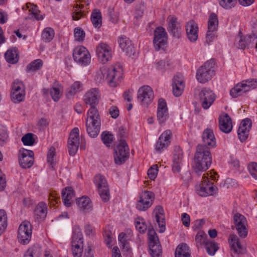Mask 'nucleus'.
Segmentation results:
<instances>
[{"label":"nucleus","mask_w":257,"mask_h":257,"mask_svg":"<svg viewBox=\"0 0 257 257\" xmlns=\"http://www.w3.org/2000/svg\"><path fill=\"white\" fill-rule=\"evenodd\" d=\"M123 76V70L120 65H115L107 68L103 66L96 75V80L99 82L107 80L109 86L116 87L121 82Z\"/></svg>","instance_id":"nucleus-1"},{"label":"nucleus","mask_w":257,"mask_h":257,"mask_svg":"<svg viewBox=\"0 0 257 257\" xmlns=\"http://www.w3.org/2000/svg\"><path fill=\"white\" fill-rule=\"evenodd\" d=\"M212 163L210 150L204 145H198L194 155V163L192 166L194 172L200 175V172L205 171Z\"/></svg>","instance_id":"nucleus-2"},{"label":"nucleus","mask_w":257,"mask_h":257,"mask_svg":"<svg viewBox=\"0 0 257 257\" xmlns=\"http://www.w3.org/2000/svg\"><path fill=\"white\" fill-rule=\"evenodd\" d=\"M215 61L211 59L198 68L196 77L199 83H205L215 75Z\"/></svg>","instance_id":"nucleus-3"},{"label":"nucleus","mask_w":257,"mask_h":257,"mask_svg":"<svg viewBox=\"0 0 257 257\" xmlns=\"http://www.w3.org/2000/svg\"><path fill=\"white\" fill-rule=\"evenodd\" d=\"M256 87L257 79H249L237 84L230 90V94L232 97L235 98L241 95L251 89H254Z\"/></svg>","instance_id":"nucleus-4"},{"label":"nucleus","mask_w":257,"mask_h":257,"mask_svg":"<svg viewBox=\"0 0 257 257\" xmlns=\"http://www.w3.org/2000/svg\"><path fill=\"white\" fill-rule=\"evenodd\" d=\"M114 159L117 165L124 163L129 158L130 150L125 140L120 139L119 144L114 149Z\"/></svg>","instance_id":"nucleus-5"},{"label":"nucleus","mask_w":257,"mask_h":257,"mask_svg":"<svg viewBox=\"0 0 257 257\" xmlns=\"http://www.w3.org/2000/svg\"><path fill=\"white\" fill-rule=\"evenodd\" d=\"M233 225L232 228H235L238 235L241 238H245L248 233V225L246 218L239 213H235L233 216Z\"/></svg>","instance_id":"nucleus-6"},{"label":"nucleus","mask_w":257,"mask_h":257,"mask_svg":"<svg viewBox=\"0 0 257 257\" xmlns=\"http://www.w3.org/2000/svg\"><path fill=\"white\" fill-rule=\"evenodd\" d=\"M74 60L79 65L86 66L90 63L91 57L88 51L83 46L75 48L73 52Z\"/></svg>","instance_id":"nucleus-7"},{"label":"nucleus","mask_w":257,"mask_h":257,"mask_svg":"<svg viewBox=\"0 0 257 257\" xmlns=\"http://www.w3.org/2000/svg\"><path fill=\"white\" fill-rule=\"evenodd\" d=\"M94 183L97 186L99 195L102 201L106 202L109 199L110 194L107 181L101 175H96L94 178Z\"/></svg>","instance_id":"nucleus-8"},{"label":"nucleus","mask_w":257,"mask_h":257,"mask_svg":"<svg viewBox=\"0 0 257 257\" xmlns=\"http://www.w3.org/2000/svg\"><path fill=\"white\" fill-rule=\"evenodd\" d=\"M202 183L199 186H196V191L197 193L200 196L205 197L209 195H212L216 193L217 191V187L212 184L210 185L208 181V177L204 174L202 177Z\"/></svg>","instance_id":"nucleus-9"},{"label":"nucleus","mask_w":257,"mask_h":257,"mask_svg":"<svg viewBox=\"0 0 257 257\" xmlns=\"http://www.w3.org/2000/svg\"><path fill=\"white\" fill-rule=\"evenodd\" d=\"M31 224L28 221H23L19 226L18 232L19 241L23 244H28L31 238Z\"/></svg>","instance_id":"nucleus-10"},{"label":"nucleus","mask_w":257,"mask_h":257,"mask_svg":"<svg viewBox=\"0 0 257 257\" xmlns=\"http://www.w3.org/2000/svg\"><path fill=\"white\" fill-rule=\"evenodd\" d=\"M96 53L99 61L102 64L106 63L112 58V49L105 43H101L98 45L96 48Z\"/></svg>","instance_id":"nucleus-11"},{"label":"nucleus","mask_w":257,"mask_h":257,"mask_svg":"<svg viewBox=\"0 0 257 257\" xmlns=\"http://www.w3.org/2000/svg\"><path fill=\"white\" fill-rule=\"evenodd\" d=\"M154 99V92L152 89L148 85L139 88L138 91V99L142 105L148 106Z\"/></svg>","instance_id":"nucleus-12"},{"label":"nucleus","mask_w":257,"mask_h":257,"mask_svg":"<svg viewBox=\"0 0 257 257\" xmlns=\"http://www.w3.org/2000/svg\"><path fill=\"white\" fill-rule=\"evenodd\" d=\"M167 34L164 28L161 27L157 28L154 31V45L157 51L163 48L167 42Z\"/></svg>","instance_id":"nucleus-13"},{"label":"nucleus","mask_w":257,"mask_h":257,"mask_svg":"<svg viewBox=\"0 0 257 257\" xmlns=\"http://www.w3.org/2000/svg\"><path fill=\"white\" fill-rule=\"evenodd\" d=\"M228 242L230 246L231 255L232 257L244 253L245 248L241 244L238 237L234 234H231L228 238Z\"/></svg>","instance_id":"nucleus-14"},{"label":"nucleus","mask_w":257,"mask_h":257,"mask_svg":"<svg viewBox=\"0 0 257 257\" xmlns=\"http://www.w3.org/2000/svg\"><path fill=\"white\" fill-rule=\"evenodd\" d=\"M79 129L77 127L74 128L71 132L69 138L68 140V148L70 156H74L79 145Z\"/></svg>","instance_id":"nucleus-15"},{"label":"nucleus","mask_w":257,"mask_h":257,"mask_svg":"<svg viewBox=\"0 0 257 257\" xmlns=\"http://www.w3.org/2000/svg\"><path fill=\"white\" fill-rule=\"evenodd\" d=\"M34 153L32 151L22 149L19 151V160L23 168H29L34 163Z\"/></svg>","instance_id":"nucleus-16"},{"label":"nucleus","mask_w":257,"mask_h":257,"mask_svg":"<svg viewBox=\"0 0 257 257\" xmlns=\"http://www.w3.org/2000/svg\"><path fill=\"white\" fill-rule=\"evenodd\" d=\"M199 97L202 107L205 109H208L215 99L214 93L207 88H203L200 92Z\"/></svg>","instance_id":"nucleus-17"},{"label":"nucleus","mask_w":257,"mask_h":257,"mask_svg":"<svg viewBox=\"0 0 257 257\" xmlns=\"http://www.w3.org/2000/svg\"><path fill=\"white\" fill-rule=\"evenodd\" d=\"M251 127V121L249 118H247L242 120L237 131L238 138L241 142L247 139Z\"/></svg>","instance_id":"nucleus-18"},{"label":"nucleus","mask_w":257,"mask_h":257,"mask_svg":"<svg viewBox=\"0 0 257 257\" xmlns=\"http://www.w3.org/2000/svg\"><path fill=\"white\" fill-rule=\"evenodd\" d=\"M183 158V152L180 147H175L173 155L172 170L174 172L180 171Z\"/></svg>","instance_id":"nucleus-19"},{"label":"nucleus","mask_w":257,"mask_h":257,"mask_svg":"<svg viewBox=\"0 0 257 257\" xmlns=\"http://www.w3.org/2000/svg\"><path fill=\"white\" fill-rule=\"evenodd\" d=\"M203 144L205 147L209 149L216 146V140L213 131L210 128L205 129L202 135Z\"/></svg>","instance_id":"nucleus-20"},{"label":"nucleus","mask_w":257,"mask_h":257,"mask_svg":"<svg viewBox=\"0 0 257 257\" xmlns=\"http://www.w3.org/2000/svg\"><path fill=\"white\" fill-rule=\"evenodd\" d=\"M172 133L170 130H166L159 137L156 145V149L161 152L166 148L170 143Z\"/></svg>","instance_id":"nucleus-21"},{"label":"nucleus","mask_w":257,"mask_h":257,"mask_svg":"<svg viewBox=\"0 0 257 257\" xmlns=\"http://www.w3.org/2000/svg\"><path fill=\"white\" fill-rule=\"evenodd\" d=\"M118 43L121 50L129 56L134 55L135 49L131 40L126 37H121L119 38Z\"/></svg>","instance_id":"nucleus-22"},{"label":"nucleus","mask_w":257,"mask_h":257,"mask_svg":"<svg viewBox=\"0 0 257 257\" xmlns=\"http://www.w3.org/2000/svg\"><path fill=\"white\" fill-rule=\"evenodd\" d=\"M172 86L174 95L176 97L180 96L184 89L183 78L181 74H177L174 77Z\"/></svg>","instance_id":"nucleus-23"},{"label":"nucleus","mask_w":257,"mask_h":257,"mask_svg":"<svg viewBox=\"0 0 257 257\" xmlns=\"http://www.w3.org/2000/svg\"><path fill=\"white\" fill-rule=\"evenodd\" d=\"M219 127L221 132L226 134L231 131L232 129V121L228 114L224 113L219 116Z\"/></svg>","instance_id":"nucleus-24"},{"label":"nucleus","mask_w":257,"mask_h":257,"mask_svg":"<svg viewBox=\"0 0 257 257\" xmlns=\"http://www.w3.org/2000/svg\"><path fill=\"white\" fill-rule=\"evenodd\" d=\"M153 213L155 214L156 221L160 228L159 232L161 233L164 232L166 229V223L163 207L159 205L157 206L154 210Z\"/></svg>","instance_id":"nucleus-25"},{"label":"nucleus","mask_w":257,"mask_h":257,"mask_svg":"<svg viewBox=\"0 0 257 257\" xmlns=\"http://www.w3.org/2000/svg\"><path fill=\"white\" fill-rule=\"evenodd\" d=\"M100 98V93L98 89L93 88L88 91L85 95V102L91 107H95L98 104Z\"/></svg>","instance_id":"nucleus-26"},{"label":"nucleus","mask_w":257,"mask_h":257,"mask_svg":"<svg viewBox=\"0 0 257 257\" xmlns=\"http://www.w3.org/2000/svg\"><path fill=\"white\" fill-rule=\"evenodd\" d=\"M168 21V32L174 37L179 38L180 33V25L177 22L176 18L170 16Z\"/></svg>","instance_id":"nucleus-27"},{"label":"nucleus","mask_w":257,"mask_h":257,"mask_svg":"<svg viewBox=\"0 0 257 257\" xmlns=\"http://www.w3.org/2000/svg\"><path fill=\"white\" fill-rule=\"evenodd\" d=\"M198 28L193 21L188 22L186 25V31L188 39L192 42H195L198 38Z\"/></svg>","instance_id":"nucleus-28"},{"label":"nucleus","mask_w":257,"mask_h":257,"mask_svg":"<svg viewBox=\"0 0 257 257\" xmlns=\"http://www.w3.org/2000/svg\"><path fill=\"white\" fill-rule=\"evenodd\" d=\"M47 213V207L46 204L43 202H41L37 205L34 210L35 219L40 222L45 218Z\"/></svg>","instance_id":"nucleus-29"},{"label":"nucleus","mask_w":257,"mask_h":257,"mask_svg":"<svg viewBox=\"0 0 257 257\" xmlns=\"http://www.w3.org/2000/svg\"><path fill=\"white\" fill-rule=\"evenodd\" d=\"M77 204L81 211L89 212L92 209V205L89 198L83 196L76 200Z\"/></svg>","instance_id":"nucleus-30"},{"label":"nucleus","mask_w":257,"mask_h":257,"mask_svg":"<svg viewBox=\"0 0 257 257\" xmlns=\"http://www.w3.org/2000/svg\"><path fill=\"white\" fill-rule=\"evenodd\" d=\"M86 122L101 124L100 117L95 107H90L88 110Z\"/></svg>","instance_id":"nucleus-31"},{"label":"nucleus","mask_w":257,"mask_h":257,"mask_svg":"<svg viewBox=\"0 0 257 257\" xmlns=\"http://www.w3.org/2000/svg\"><path fill=\"white\" fill-rule=\"evenodd\" d=\"M62 196L64 204L67 207H69L71 204V200L74 197V192L71 187H66L62 191Z\"/></svg>","instance_id":"nucleus-32"},{"label":"nucleus","mask_w":257,"mask_h":257,"mask_svg":"<svg viewBox=\"0 0 257 257\" xmlns=\"http://www.w3.org/2000/svg\"><path fill=\"white\" fill-rule=\"evenodd\" d=\"M83 238L82 233L79 227L74 228L72 236L71 246H83Z\"/></svg>","instance_id":"nucleus-33"},{"label":"nucleus","mask_w":257,"mask_h":257,"mask_svg":"<svg viewBox=\"0 0 257 257\" xmlns=\"http://www.w3.org/2000/svg\"><path fill=\"white\" fill-rule=\"evenodd\" d=\"M175 257H191L189 247L185 243L179 244L176 248Z\"/></svg>","instance_id":"nucleus-34"},{"label":"nucleus","mask_w":257,"mask_h":257,"mask_svg":"<svg viewBox=\"0 0 257 257\" xmlns=\"http://www.w3.org/2000/svg\"><path fill=\"white\" fill-rule=\"evenodd\" d=\"M254 38V35H253V36H247L246 37L238 36L236 38L238 48L244 50L249 45L250 43L251 42L252 40H253Z\"/></svg>","instance_id":"nucleus-35"},{"label":"nucleus","mask_w":257,"mask_h":257,"mask_svg":"<svg viewBox=\"0 0 257 257\" xmlns=\"http://www.w3.org/2000/svg\"><path fill=\"white\" fill-rule=\"evenodd\" d=\"M5 57L9 63L16 64L18 62L19 58L18 50L15 48L9 49L6 52Z\"/></svg>","instance_id":"nucleus-36"},{"label":"nucleus","mask_w":257,"mask_h":257,"mask_svg":"<svg viewBox=\"0 0 257 257\" xmlns=\"http://www.w3.org/2000/svg\"><path fill=\"white\" fill-rule=\"evenodd\" d=\"M101 124L86 122V131L91 138L97 137L100 130Z\"/></svg>","instance_id":"nucleus-37"},{"label":"nucleus","mask_w":257,"mask_h":257,"mask_svg":"<svg viewBox=\"0 0 257 257\" xmlns=\"http://www.w3.org/2000/svg\"><path fill=\"white\" fill-rule=\"evenodd\" d=\"M118 239L119 245L122 247V251L123 252L126 251L128 254H130L131 253V249L130 246L128 239L126 234L123 232L120 233L118 235Z\"/></svg>","instance_id":"nucleus-38"},{"label":"nucleus","mask_w":257,"mask_h":257,"mask_svg":"<svg viewBox=\"0 0 257 257\" xmlns=\"http://www.w3.org/2000/svg\"><path fill=\"white\" fill-rule=\"evenodd\" d=\"M150 253L152 257H160L161 253V246L159 241L149 243Z\"/></svg>","instance_id":"nucleus-39"},{"label":"nucleus","mask_w":257,"mask_h":257,"mask_svg":"<svg viewBox=\"0 0 257 257\" xmlns=\"http://www.w3.org/2000/svg\"><path fill=\"white\" fill-rule=\"evenodd\" d=\"M42 249L38 245H34L30 247L26 252L24 257H40L41 254Z\"/></svg>","instance_id":"nucleus-40"},{"label":"nucleus","mask_w":257,"mask_h":257,"mask_svg":"<svg viewBox=\"0 0 257 257\" xmlns=\"http://www.w3.org/2000/svg\"><path fill=\"white\" fill-rule=\"evenodd\" d=\"M91 21L95 28H99L102 24L101 14L99 10H95L92 13Z\"/></svg>","instance_id":"nucleus-41"},{"label":"nucleus","mask_w":257,"mask_h":257,"mask_svg":"<svg viewBox=\"0 0 257 257\" xmlns=\"http://www.w3.org/2000/svg\"><path fill=\"white\" fill-rule=\"evenodd\" d=\"M218 20L217 15L214 13L210 14L208 22V30L210 32H215L218 27Z\"/></svg>","instance_id":"nucleus-42"},{"label":"nucleus","mask_w":257,"mask_h":257,"mask_svg":"<svg viewBox=\"0 0 257 257\" xmlns=\"http://www.w3.org/2000/svg\"><path fill=\"white\" fill-rule=\"evenodd\" d=\"M55 35L54 31L50 27L45 28L42 32V39L46 42H50L54 38Z\"/></svg>","instance_id":"nucleus-43"},{"label":"nucleus","mask_w":257,"mask_h":257,"mask_svg":"<svg viewBox=\"0 0 257 257\" xmlns=\"http://www.w3.org/2000/svg\"><path fill=\"white\" fill-rule=\"evenodd\" d=\"M61 86L59 84H55L51 89L50 94L52 99L57 101L61 96Z\"/></svg>","instance_id":"nucleus-44"},{"label":"nucleus","mask_w":257,"mask_h":257,"mask_svg":"<svg viewBox=\"0 0 257 257\" xmlns=\"http://www.w3.org/2000/svg\"><path fill=\"white\" fill-rule=\"evenodd\" d=\"M7 226V216L6 212L3 209L0 210V236L5 231Z\"/></svg>","instance_id":"nucleus-45"},{"label":"nucleus","mask_w":257,"mask_h":257,"mask_svg":"<svg viewBox=\"0 0 257 257\" xmlns=\"http://www.w3.org/2000/svg\"><path fill=\"white\" fill-rule=\"evenodd\" d=\"M27 7L29 9L30 15L34 17L37 20H41L43 19L42 15L40 14V11L38 9L36 6L32 4H27Z\"/></svg>","instance_id":"nucleus-46"},{"label":"nucleus","mask_w":257,"mask_h":257,"mask_svg":"<svg viewBox=\"0 0 257 257\" xmlns=\"http://www.w3.org/2000/svg\"><path fill=\"white\" fill-rule=\"evenodd\" d=\"M205 245L206 251L209 255H214L218 249L217 243L214 241H206Z\"/></svg>","instance_id":"nucleus-47"},{"label":"nucleus","mask_w":257,"mask_h":257,"mask_svg":"<svg viewBox=\"0 0 257 257\" xmlns=\"http://www.w3.org/2000/svg\"><path fill=\"white\" fill-rule=\"evenodd\" d=\"M43 61L41 59H36L27 66V69L30 71H36L41 69Z\"/></svg>","instance_id":"nucleus-48"},{"label":"nucleus","mask_w":257,"mask_h":257,"mask_svg":"<svg viewBox=\"0 0 257 257\" xmlns=\"http://www.w3.org/2000/svg\"><path fill=\"white\" fill-rule=\"evenodd\" d=\"M154 193L151 191H145L140 195V199L144 200L146 201H149L152 205L154 199Z\"/></svg>","instance_id":"nucleus-49"},{"label":"nucleus","mask_w":257,"mask_h":257,"mask_svg":"<svg viewBox=\"0 0 257 257\" xmlns=\"http://www.w3.org/2000/svg\"><path fill=\"white\" fill-rule=\"evenodd\" d=\"M11 97L12 100L15 103L22 101L25 98V91L11 92Z\"/></svg>","instance_id":"nucleus-50"},{"label":"nucleus","mask_w":257,"mask_h":257,"mask_svg":"<svg viewBox=\"0 0 257 257\" xmlns=\"http://www.w3.org/2000/svg\"><path fill=\"white\" fill-rule=\"evenodd\" d=\"M56 155V150L54 147H51L47 154V162L51 166V167L53 168L55 164V161L54 160L55 156Z\"/></svg>","instance_id":"nucleus-51"},{"label":"nucleus","mask_w":257,"mask_h":257,"mask_svg":"<svg viewBox=\"0 0 257 257\" xmlns=\"http://www.w3.org/2000/svg\"><path fill=\"white\" fill-rule=\"evenodd\" d=\"M169 117L168 110H157V119L160 124L164 123Z\"/></svg>","instance_id":"nucleus-52"},{"label":"nucleus","mask_w":257,"mask_h":257,"mask_svg":"<svg viewBox=\"0 0 257 257\" xmlns=\"http://www.w3.org/2000/svg\"><path fill=\"white\" fill-rule=\"evenodd\" d=\"M82 85L79 81L75 82L69 88L68 93L71 96L74 95L81 89Z\"/></svg>","instance_id":"nucleus-53"},{"label":"nucleus","mask_w":257,"mask_h":257,"mask_svg":"<svg viewBox=\"0 0 257 257\" xmlns=\"http://www.w3.org/2000/svg\"><path fill=\"white\" fill-rule=\"evenodd\" d=\"M152 204L149 201H146L144 199H139L137 203L136 207L140 211H145L151 206Z\"/></svg>","instance_id":"nucleus-54"},{"label":"nucleus","mask_w":257,"mask_h":257,"mask_svg":"<svg viewBox=\"0 0 257 257\" xmlns=\"http://www.w3.org/2000/svg\"><path fill=\"white\" fill-rule=\"evenodd\" d=\"M21 140L25 146H32L35 142L33 134L32 133L26 134L22 138Z\"/></svg>","instance_id":"nucleus-55"},{"label":"nucleus","mask_w":257,"mask_h":257,"mask_svg":"<svg viewBox=\"0 0 257 257\" xmlns=\"http://www.w3.org/2000/svg\"><path fill=\"white\" fill-rule=\"evenodd\" d=\"M74 35L75 40L79 42L83 41L85 36L84 31L80 28H75Z\"/></svg>","instance_id":"nucleus-56"},{"label":"nucleus","mask_w":257,"mask_h":257,"mask_svg":"<svg viewBox=\"0 0 257 257\" xmlns=\"http://www.w3.org/2000/svg\"><path fill=\"white\" fill-rule=\"evenodd\" d=\"M219 5L223 8L230 9L234 7L236 0H219Z\"/></svg>","instance_id":"nucleus-57"},{"label":"nucleus","mask_w":257,"mask_h":257,"mask_svg":"<svg viewBox=\"0 0 257 257\" xmlns=\"http://www.w3.org/2000/svg\"><path fill=\"white\" fill-rule=\"evenodd\" d=\"M18 91H20L21 92L25 91L24 86L22 82L19 80H15L13 83L11 92Z\"/></svg>","instance_id":"nucleus-58"},{"label":"nucleus","mask_w":257,"mask_h":257,"mask_svg":"<svg viewBox=\"0 0 257 257\" xmlns=\"http://www.w3.org/2000/svg\"><path fill=\"white\" fill-rule=\"evenodd\" d=\"M207 237V235L202 231H199L197 235H196L195 240L196 243H197V245L198 244L200 245H202L206 242L205 241V239Z\"/></svg>","instance_id":"nucleus-59"},{"label":"nucleus","mask_w":257,"mask_h":257,"mask_svg":"<svg viewBox=\"0 0 257 257\" xmlns=\"http://www.w3.org/2000/svg\"><path fill=\"white\" fill-rule=\"evenodd\" d=\"M158 166L157 165H153L148 170V175L150 179L151 180H154L158 174Z\"/></svg>","instance_id":"nucleus-60"},{"label":"nucleus","mask_w":257,"mask_h":257,"mask_svg":"<svg viewBox=\"0 0 257 257\" xmlns=\"http://www.w3.org/2000/svg\"><path fill=\"white\" fill-rule=\"evenodd\" d=\"M145 6L144 3H140L136 6L135 17L137 19L141 18L144 14Z\"/></svg>","instance_id":"nucleus-61"},{"label":"nucleus","mask_w":257,"mask_h":257,"mask_svg":"<svg viewBox=\"0 0 257 257\" xmlns=\"http://www.w3.org/2000/svg\"><path fill=\"white\" fill-rule=\"evenodd\" d=\"M248 170L251 176L255 179H257V163L253 162L249 164Z\"/></svg>","instance_id":"nucleus-62"},{"label":"nucleus","mask_w":257,"mask_h":257,"mask_svg":"<svg viewBox=\"0 0 257 257\" xmlns=\"http://www.w3.org/2000/svg\"><path fill=\"white\" fill-rule=\"evenodd\" d=\"M101 139L103 143L107 146H108L112 142L113 137L112 136L108 133H103L101 135Z\"/></svg>","instance_id":"nucleus-63"},{"label":"nucleus","mask_w":257,"mask_h":257,"mask_svg":"<svg viewBox=\"0 0 257 257\" xmlns=\"http://www.w3.org/2000/svg\"><path fill=\"white\" fill-rule=\"evenodd\" d=\"M83 246H72V252L74 257H81L83 252Z\"/></svg>","instance_id":"nucleus-64"}]
</instances>
